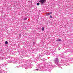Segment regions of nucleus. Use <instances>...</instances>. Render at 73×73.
Here are the masks:
<instances>
[{
    "label": "nucleus",
    "instance_id": "20e7f679",
    "mask_svg": "<svg viewBox=\"0 0 73 73\" xmlns=\"http://www.w3.org/2000/svg\"><path fill=\"white\" fill-rule=\"evenodd\" d=\"M57 41H61V39H58L57 40Z\"/></svg>",
    "mask_w": 73,
    "mask_h": 73
},
{
    "label": "nucleus",
    "instance_id": "0eeeda50",
    "mask_svg": "<svg viewBox=\"0 0 73 73\" xmlns=\"http://www.w3.org/2000/svg\"><path fill=\"white\" fill-rule=\"evenodd\" d=\"M27 18H25L24 19V20H27Z\"/></svg>",
    "mask_w": 73,
    "mask_h": 73
},
{
    "label": "nucleus",
    "instance_id": "f03ea898",
    "mask_svg": "<svg viewBox=\"0 0 73 73\" xmlns=\"http://www.w3.org/2000/svg\"><path fill=\"white\" fill-rule=\"evenodd\" d=\"M51 14H52V12H50V13H47V15H51Z\"/></svg>",
    "mask_w": 73,
    "mask_h": 73
},
{
    "label": "nucleus",
    "instance_id": "39448f33",
    "mask_svg": "<svg viewBox=\"0 0 73 73\" xmlns=\"http://www.w3.org/2000/svg\"><path fill=\"white\" fill-rule=\"evenodd\" d=\"M5 44H8V41H6L5 42Z\"/></svg>",
    "mask_w": 73,
    "mask_h": 73
},
{
    "label": "nucleus",
    "instance_id": "7ed1b4c3",
    "mask_svg": "<svg viewBox=\"0 0 73 73\" xmlns=\"http://www.w3.org/2000/svg\"><path fill=\"white\" fill-rule=\"evenodd\" d=\"M42 30L43 31H44V27H42Z\"/></svg>",
    "mask_w": 73,
    "mask_h": 73
},
{
    "label": "nucleus",
    "instance_id": "f257e3e1",
    "mask_svg": "<svg viewBox=\"0 0 73 73\" xmlns=\"http://www.w3.org/2000/svg\"><path fill=\"white\" fill-rule=\"evenodd\" d=\"M45 0H40V1H39V2L40 3H41L42 4L44 3Z\"/></svg>",
    "mask_w": 73,
    "mask_h": 73
},
{
    "label": "nucleus",
    "instance_id": "423d86ee",
    "mask_svg": "<svg viewBox=\"0 0 73 73\" xmlns=\"http://www.w3.org/2000/svg\"><path fill=\"white\" fill-rule=\"evenodd\" d=\"M40 5V3H37V5Z\"/></svg>",
    "mask_w": 73,
    "mask_h": 73
},
{
    "label": "nucleus",
    "instance_id": "1a4fd4ad",
    "mask_svg": "<svg viewBox=\"0 0 73 73\" xmlns=\"http://www.w3.org/2000/svg\"><path fill=\"white\" fill-rule=\"evenodd\" d=\"M36 70H38V69H36Z\"/></svg>",
    "mask_w": 73,
    "mask_h": 73
},
{
    "label": "nucleus",
    "instance_id": "6e6552de",
    "mask_svg": "<svg viewBox=\"0 0 73 73\" xmlns=\"http://www.w3.org/2000/svg\"><path fill=\"white\" fill-rule=\"evenodd\" d=\"M50 18H52V15H50Z\"/></svg>",
    "mask_w": 73,
    "mask_h": 73
},
{
    "label": "nucleus",
    "instance_id": "9d476101",
    "mask_svg": "<svg viewBox=\"0 0 73 73\" xmlns=\"http://www.w3.org/2000/svg\"><path fill=\"white\" fill-rule=\"evenodd\" d=\"M19 35V36H21V34H20Z\"/></svg>",
    "mask_w": 73,
    "mask_h": 73
}]
</instances>
